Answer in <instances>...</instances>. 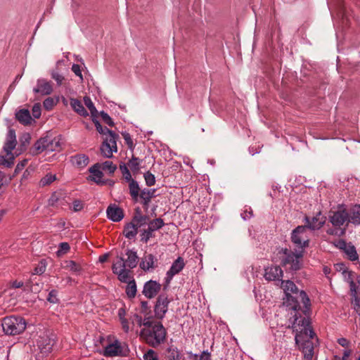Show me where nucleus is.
<instances>
[{"instance_id":"42","label":"nucleus","mask_w":360,"mask_h":360,"mask_svg":"<svg viewBox=\"0 0 360 360\" xmlns=\"http://www.w3.org/2000/svg\"><path fill=\"white\" fill-rule=\"evenodd\" d=\"M61 192H54L49 199V205L55 206L63 198Z\"/></svg>"},{"instance_id":"53","label":"nucleus","mask_w":360,"mask_h":360,"mask_svg":"<svg viewBox=\"0 0 360 360\" xmlns=\"http://www.w3.org/2000/svg\"><path fill=\"white\" fill-rule=\"evenodd\" d=\"M82 208H83V204L81 200H75L73 202L74 211H75V212L80 211Z\"/></svg>"},{"instance_id":"35","label":"nucleus","mask_w":360,"mask_h":360,"mask_svg":"<svg viewBox=\"0 0 360 360\" xmlns=\"http://www.w3.org/2000/svg\"><path fill=\"white\" fill-rule=\"evenodd\" d=\"M93 122L95 124L96 130L100 134L105 135V136H110V135H117V134H115L112 131L110 130L106 127H103L98 120L93 119Z\"/></svg>"},{"instance_id":"37","label":"nucleus","mask_w":360,"mask_h":360,"mask_svg":"<svg viewBox=\"0 0 360 360\" xmlns=\"http://www.w3.org/2000/svg\"><path fill=\"white\" fill-rule=\"evenodd\" d=\"M100 166L101 167L102 172H108L110 174H113L117 169L116 165L110 160L100 163Z\"/></svg>"},{"instance_id":"62","label":"nucleus","mask_w":360,"mask_h":360,"mask_svg":"<svg viewBox=\"0 0 360 360\" xmlns=\"http://www.w3.org/2000/svg\"><path fill=\"white\" fill-rule=\"evenodd\" d=\"M22 286H23V282H22V281H14L12 283V287L13 288H21Z\"/></svg>"},{"instance_id":"45","label":"nucleus","mask_w":360,"mask_h":360,"mask_svg":"<svg viewBox=\"0 0 360 360\" xmlns=\"http://www.w3.org/2000/svg\"><path fill=\"white\" fill-rule=\"evenodd\" d=\"M144 360H158V357L157 354L153 350L149 349L146 353L143 355Z\"/></svg>"},{"instance_id":"60","label":"nucleus","mask_w":360,"mask_h":360,"mask_svg":"<svg viewBox=\"0 0 360 360\" xmlns=\"http://www.w3.org/2000/svg\"><path fill=\"white\" fill-rule=\"evenodd\" d=\"M352 354V350L349 348H347L343 352L342 359L347 360Z\"/></svg>"},{"instance_id":"22","label":"nucleus","mask_w":360,"mask_h":360,"mask_svg":"<svg viewBox=\"0 0 360 360\" xmlns=\"http://www.w3.org/2000/svg\"><path fill=\"white\" fill-rule=\"evenodd\" d=\"M55 344V340L49 338L48 335L40 336L37 340V345L41 349V352L48 353L52 349Z\"/></svg>"},{"instance_id":"28","label":"nucleus","mask_w":360,"mask_h":360,"mask_svg":"<svg viewBox=\"0 0 360 360\" xmlns=\"http://www.w3.org/2000/svg\"><path fill=\"white\" fill-rule=\"evenodd\" d=\"M127 258L124 260L126 265L129 269H134L138 263V256L136 252L132 250H127L126 252Z\"/></svg>"},{"instance_id":"30","label":"nucleus","mask_w":360,"mask_h":360,"mask_svg":"<svg viewBox=\"0 0 360 360\" xmlns=\"http://www.w3.org/2000/svg\"><path fill=\"white\" fill-rule=\"evenodd\" d=\"M137 233L138 229L131 221L124 226L123 234L127 238L132 239L135 238Z\"/></svg>"},{"instance_id":"40","label":"nucleus","mask_w":360,"mask_h":360,"mask_svg":"<svg viewBox=\"0 0 360 360\" xmlns=\"http://www.w3.org/2000/svg\"><path fill=\"white\" fill-rule=\"evenodd\" d=\"M129 191L133 199L136 200L139 195L140 188L137 181H131L129 184Z\"/></svg>"},{"instance_id":"44","label":"nucleus","mask_w":360,"mask_h":360,"mask_svg":"<svg viewBox=\"0 0 360 360\" xmlns=\"http://www.w3.org/2000/svg\"><path fill=\"white\" fill-rule=\"evenodd\" d=\"M70 250V245L68 243H60L59 245V249L57 251V255L60 256L66 253Z\"/></svg>"},{"instance_id":"41","label":"nucleus","mask_w":360,"mask_h":360,"mask_svg":"<svg viewBox=\"0 0 360 360\" xmlns=\"http://www.w3.org/2000/svg\"><path fill=\"white\" fill-rule=\"evenodd\" d=\"M84 103H85L86 106L90 110L92 117H96V115L98 114V111H97L96 108H95L93 102L90 99V98L84 97Z\"/></svg>"},{"instance_id":"25","label":"nucleus","mask_w":360,"mask_h":360,"mask_svg":"<svg viewBox=\"0 0 360 360\" xmlns=\"http://www.w3.org/2000/svg\"><path fill=\"white\" fill-rule=\"evenodd\" d=\"M121 353V347L117 342L108 345L104 350V355L106 356H115L120 355Z\"/></svg>"},{"instance_id":"8","label":"nucleus","mask_w":360,"mask_h":360,"mask_svg":"<svg viewBox=\"0 0 360 360\" xmlns=\"http://www.w3.org/2000/svg\"><path fill=\"white\" fill-rule=\"evenodd\" d=\"M291 240L295 246V250H302L304 252V249L309 245V237L307 234L306 226H298L292 232Z\"/></svg>"},{"instance_id":"26","label":"nucleus","mask_w":360,"mask_h":360,"mask_svg":"<svg viewBox=\"0 0 360 360\" xmlns=\"http://www.w3.org/2000/svg\"><path fill=\"white\" fill-rule=\"evenodd\" d=\"M15 117L19 122L24 125H27L31 123L32 117L30 111L26 109H21L15 114Z\"/></svg>"},{"instance_id":"38","label":"nucleus","mask_w":360,"mask_h":360,"mask_svg":"<svg viewBox=\"0 0 360 360\" xmlns=\"http://www.w3.org/2000/svg\"><path fill=\"white\" fill-rule=\"evenodd\" d=\"M51 77L53 79H54L58 85H61L65 80V77L60 72L58 68L52 69L50 72Z\"/></svg>"},{"instance_id":"6","label":"nucleus","mask_w":360,"mask_h":360,"mask_svg":"<svg viewBox=\"0 0 360 360\" xmlns=\"http://www.w3.org/2000/svg\"><path fill=\"white\" fill-rule=\"evenodd\" d=\"M1 326L6 335H16L25 330L26 322L22 317L11 316L2 320Z\"/></svg>"},{"instance_id":"16","label":"nucleus","mask_w":360,"mask_h":360,"mask_svg":"<svg viewBox=\"0 0 360 360\" xmlns=\"http://www.w3.org/2000/svg\"><path fill=\"white\" fill-rule=\"evenodd\" d=\"M304 220L306 229L308 228L311 230H318L325 224L326 217H323L319 212L312 218L305 217Z\"/></svg>"},{"instance_id":"2","label":"nucleus","mask_w":360,"mask_h":360,"mask_svg":"<svg viewBox=\"0 0 360 360\" xmlns=\"http://www.w3.org/2000/svg\"><path fill=\"white\" fill-rule=\"evenodd\" d=\"M139 326H143L140 332V338L148 345L156 347L162 343L167 332L162 324L151 318H146L142 321L141 316H136Z\"/></svg>"},{"instance_id":"29","label":"nucleus","mask_w":360,"mask_h":360,"mask_svg":"<svg viewBox=\"0 0 360 360\" xmlns=\"http://www.w3.org/2000/svg\"><path fill=\"white\" fill-rule=\"evenodd\" d=\"M91 175L89 176L87 180H96V178L101 179L103 176V173L100 166V162L96 163L89 169Z\"/></svg>"},{"instance_id":"43","label":"nucleus","mask_w":360,"mask_h":360,"mask_svg":"<svg viewBox=\"0 0 360 360\" xmlns=\"http://www.w3.org/2000/svg\"><path fill=\"white\" fill-rule=\"evenodd\" d=\"M168 357L170 360H179L180 352L176 347H169L167 349Z\"/></svg>"},{"instance_id":"33","label":"nucleus","mask_w":360,"mask_h":360,"mask_svg":"<svg viewBox=\"0 0 360 360\" xmlns=\"http://www.w3.org/2000/svg\"><path fill=\"white\" fill-rule=\"evenodd\" d=\"M47 138L46 147L47 150L49 151H54L59 150L60 149V143L58 139L54 138L51 139L49 136H46Z\"/></svg>"},{"instance_id":"24","label":"nucleus","mask_w":360,"mask_h":360,"mask_svg":"<svg viewBox=\"0 0 360 360\" xmlns=\"http://www.w3.org/2000/svg\"><path fill=\"white\" fill-rule=\"evenodd\" d=\"M47 138L44 137L38 140L32 148L30 149V153L32 155L40 154L44 150H47L46 147Z\"/></svg>"},{"instance_id":"36","label":"nucleus","mask_w":360,"mask_h":360,"mask_svg":"<svg viewBox=\"0 0 360 360\" xmlns=\"http://www.w3.org/2000/svg\"><path fill=\"white\" fill-rule=\"evenodd\" d=\"M136 284L135 281L133 279L128 282V284L126 287V294L129 298H133L136 296Z\"/></svg>"},{"instance_id":"18","label":"nucleus","mask_w":360,"mask_h":360,"mask_svg":"<svg viewBox=\"0 0 360 360\" xmlns=\"http://www.w3.org/2000/svg\"><path fill=\"white\" fill-rule=\"evenodd\" d=\"M35 94L42 96L50 95L53 91V86L51 82L45 79H39L37 81L36 87L33 89Z\"/></svg>"},{"instance_id":"56","label":"nucleus","mask_w":360,"mask_h":360,"mask_svg":"<svg viewBox=\"0 0 360 360\" xmlns=\"http://www.w3.org/2000/svg\"><path fill=\"white\" fill-rule=\"evenodd\" d=\"M122 329L124 332L128 333L129 330V322L126 319L120 320Z\"/></svg>"},{"instance_id":"11","label":"nucleus","mask_w":360,"mask_h":360,"mask_svg":"<svg viewBox=\"0 0 360 360\" xmlns=\"http://www.w3.org/2000/svg\"><path fill=\"white\" fill-rule=\"evenodd\" d=\"M127 265L122 257H117L116 261L112 264V271L117 275L119 281L122 283H127L130 278L131 271L126 269Z\"/></svg>"},{"instance_id":"47","label":"nucleus","mask_w":360,"mask_h":360,"mask_svg":"<svg viewBox=\"0 0 360 360\" xmlns=\"http://www.w3.org/2000/svg\"><path fill=\"white\" fill-rule=\"evenodd\" d=\"M101 117L103 121L110 127H112L114 125L113 121L112 120V119L110 118L108 113L105 112L104 111H102L101 112Z\"/></svg>"},{"instance_id":"15","label":"nucleus","mask_w":360,"mask_h":360,"mask_svg":"<svg viewBox=\"0 0 360 360\" xmlns=\"http://www.w3.org/2000/svg\"><path fill=\"white\" fill-rule=\"evenodd\" d=\"M158 261L153 254L145 253L141 258L139 266L144 271L153 270L158 267Z\"/></svg>"},{"instance_id":"32","label":"nucleus","mask_w":360,"mask_h":360,"mask_svg":"<svg viewBox=\"0 0 360 360\" xmlns=\"http://www.w3.org/2000/svg\"><path fill=\"white\" fill-rule=\"evenodd\" d=\"M72 162L78 167H84L89 163V158L85 155H77L72 157Z\"/></svg>"},{"instance_id":"5","label":"nucleus","mask_w":360,"mask_h":360,"mask_svg":"<svg viewBox=\"0 0 360 360\" xmlns=\"http://www.w3.org/2000/svg\"><path fill=\"white\" fill-rule=\"evenodd\" d=\"M17 145L15 131L13 129H9L6 137V141L3 150L6 155H0V165L6 167H11L13 165L14 156L12 150Z\"/></svg>"},{"instance_id":"52","label":"nucleus","mask_w":360,"mask_h":360,"mask_svg":"<svg viewBox=\"0 0 360 360\" xmlns=\"http://www.w3.org/2000/svg\"><path fill=\"white\" fill-rule=\"evenodd\" d=\"M338 342L340 345L345 347V349L349 348L350 342L348 340L345 338H341L338 340Z\"/></svg>"},{"instance_id":"63","label":"nucleus","mask_w":360,"mask_h":360,"mask_svg":"<svg viewBox=\"0 0 360 360\" xmlns=\"http://www.w3.org/2000/svg\"><path fill=\"white\" fill-rule=\"evenodd\" d=\"M118 316H119L120 320L125 319V317H124V316H125V310L123 308H120L118 310Z\"/></svg>"},{"instance_id":"34","label":"nucleus","mask_w":360,"mask_h":360,"mask_svg":"<svg viewBox=\"0 0 360 360\" xmlns=\"http://www.w3.org/2000/svg\"><path fill=\"white\" fill-rule=\"evenodd\" d=\"M344 252L349 260L354 262L359 259V255L356 250V248L352 244L347 246L346 249L344 250Z\"/></svg>"},{"instance_id":"19","label":"nucleus","mask_w":360,"mask_h":360,"mask_svg":"<svg viewBox=\"0 0 360 360\" xmlns=\"http://www.w3.org/2000/svg\"><path fill=\"white\" fill-rule=\"evenodd\" d=\"M185 266L184 259L179 257L174 261L170 269L167 272V281H169L174 276L179 274Z\"/></svg>"},{"instance_id":"27","label":"nucleus","mask_w":360,"mask_h":360,"mask_svg":"<svg viewBox=\"0 0 360 360\" xmlns=\"http://www.w3.org/2000/svg\"><path fill=\"white\" fill-rule=\"evenodd\" d=\"M70 105L72 109L79 115L86 117L89 115L87 110L83 106L82 102L77 98L70 99Z\"/></svg>"},{"instance_id":"1","label":"nucleus","mask_w":360,"mask_h":360,"mask_svg":"<svg viewBox=\"0 0 360 360\" xmlns=\"http://www.w3.org/2000/svg\"><path fill=\"white\" fill-rule=\"evenodd\" d=\"M309 307V306L307 308L304 307V309L301 310L300 304L297 302L290 307L294 311V314L289 320L291 325L288 327L295 333V343L303 353V360H312L314 349L313 339L316 337L307 315Z\"/></svg>"},{"instance_id":"58","label":"nucleus","mask_w":360,"mask_h":360,"mask_svg":"<svg viewBox=\"0 0 360 360\" xmlns=\"http://www.w3.org/2000/svg\"><path fill=\"white\" fill-rule=\"evenodd\" d=\"M350 244H351V243H346L345 240H339V241H338V246L340 249H342V250H345L346 249V248H347V246H349Z\"/></svg>"},{"instance_id":"39","label":"nucleus","mask_w":360,"mask_h":360,"mask_svg":"<svg viewBox=\"0 0 360 360\" xmlns=\"http://www.w3.org/2000/svg\"><path fill=\"white\" fill-rule=\"evenodd\" d=\"M64 267L75 273H79L81 271L80 265L73 260L65 261Z\"/></svg>"},{"instance_id":"49","label":"nucleus","mask_w":360,"mask_h":360,"mask_svg":"<svg viewBox=\"0 0 360 360\" xmlns=\"http://www.w3.org/2000/svg\"><path fill=\"white\" fill-rule=\"evenodd\" d=\"M47 300L51 303H56L58 302L57 291L55 290H51L49 294Z\"/></svg>"},{"instance_id":"46","label":"nucleus","mask_w":360,"mask_h":360,"mask_svg":"<svg viewBox=\"0 0 360 360\" xmlns=\"http://www.w3.org/2000/svg\"><path fill=\"white\" fill-rule=\"evenodd\" d=\"M43 105L46 110H50L56 105V102L53 98L49 97L44 100Z\"/></svg>"},{"instance_id":"55","label":"nucleus","mask_w":360,"mask_h":360,"mask_svg":"<svg viewBox=\"0 0 360 360\" xmlns=\"http://www.w3.org/2000/svg\"><path fill=\"white\" fill-rule=\"evenodd\" d=\"M27 164V160H25L22 161L21 162L18 163L15 167V173H18L20 171L22 170Z\"/></svg>"},{"instance_id":"14","label":"nucleus","mask_w":360,"mask_h":360,"mask_svg":"<svg viewBox=\"0 0 360 360\" xmlns=\"http://www.w3.org/2000/svg\"><path fill=\"white\" fill-rule=\"evenodd\" d=\"M170 300L166 295L162 294L159 295L155 305V316L158 319H162L168 310V305Z\"/></svg>"},{"instance_id":"7","label":"nucleus","mask_w":360,"mask_h":360,"mask_svg":"<svg viewBox=\"0 0 360 360\" xmlns=\"http://www.w3.org/2000/svg\"><path fill=\"white\" fill-rule=\"evenodd\" d=\"M142 160L138 158L132 157L127 164L122 163L120 165V170L122 174L124 180H134L132 175L136 178V175L141 173V163Z\"/></svg>"},{"instance_id":"48","label":"nucleus","mask_w":360,"mask_h":360,"mask_svg":"<svg viewBox=\"0 0 360 360\" xmlns=\"http://www.w3.org/2000/svg\"><path fill=\"white\" fill-rule=\"evenodd\" d=\"M123 138L124 139V141L126 144L128 146L129 148L132 150L134 148V143L132 139L131 138V136L129 133H123L122 134Z\"/></svg>"},{"instance_id":"31","label":"nucleus","mask_w":360,"mask_h":360,"mask_svg":"<svg viewBox=\"0 0 360 360\" xmlns=\"http://www.w3.org/2000/svg\"><path fill=\"white\" fill-rule=\"evenodd\" d=\"M150 218L148 215H143L140 217H133L131 221L135 224V226L140 230L143 226L148 225L150 221Z\"/></svg>"},{"instance_id":"12","label":"nucleus","mask_w":360,"mask_h":360,"mask_svg":"<svg viewBox=\"0 0 360 360\" xmlns=\"http://www.w3.org/2000/svg\"><path fill=\"white\" fill-rule=\"evenodd\" d=\"M118 135L107 136L101 146V153L105 158H111L113 152H117V139Z\"/></svg>"},{"instance_id":"50","label":"nucleus","mask_w":360,"mask_h":360,"mask_svg":"<svg viewBox=\"0 0 360 360\" xmlns=\"http://www.w3.org/2000/svg\"><path fill=\"white\" fill-rule=\"evenodd\" d=\"M32 115L35 118H39L41 115L40 104L37 103L32 108Z\"/></svg>"},{"instance_id":"21","label":"nucleus","mask_w":360,"mask_h":360,"mask_svg":"<svg viewBox=\"0 0 360 360\" xmlns=\"http://www.w3.org/2000/svg\"><path fill=\"white\" fill-rule=\"evenodd\" d=\"M108 217L113 221H120L124 218L122 209L116 205H110L106 210Z\"/></svg>"},{"instance_id":"59","label":"nucleus","mask_w":360,"mask_h":360,"mask_svg":"<svg viewBox=\"0 0 360 360\" xmlns=\"http://www.w3.org/2000/svg\"><path fill=\"white\" fill-rule=\"evenodd\" d=\"M41 180H57V176L55 174L48 173Z\"/></svg>"},{"instance_id":"9","label":"nucleus","mask_w":360,"mask_h":360,"mask_svg":"<svg viewBox=\"0 0 360 360\" xmlns=\"http://www.w3.org/2000/svg\"><path fill=\"white\" fill-rule=\"evenodd\" d=\"M329 221L333 226L340 227L344 224L348 222V213L346 206L343 204L338 205L337 210L330 211Z\"/></svg>"},{"instance_id":"20","label":"nucleus","mask_w":360,"mask_h":360,"mask_svg":"<svg viewBox=\"0 0 360 360\" xmlns=\"http://www.w3.org/2000/svg\"><path fill=\"white\" fill-rule=\"evenodd\" d=\"M283 270L278 266H271L265 269L264 278L267 281H281Z\"/></svg>"},{"instance_id":"17","label":"nucleus","mask_w":360,"mask_h":360,"mask_svg":"<svg viewBox=\"0 0 360 360\" xmlns=\"http://www.w3.org/2000/svg\"><path fill=\"white\" fill-rule=\"evenodd\" d=\"M161 289V285L153 280L147 281L143 286L142 293L148 299L155 297Z\"/></svg>"},{"instance_id":"23","label":"nucleus","mask_w":360,"mask_h":360,"mask_svg":"<svg viewBox=\"0 0 360 360\" xmlns=\"http://www.w3.org/2000/svg\"><path fill=\"white\" fill-rule=\"evenodd\" d=\"M348 222L355 225L360 224V205H352L347 212Z\"/></svg>"},{"instance_id":"51","label":"nucleus","mask_w":360,"mask_h":360,"mask_svg":"<svg viewBox=\"0 0 360 360\" xmlns=\"http://www.w3.org/2000/svg\"><path fill=\"white\" fill-rule=\"evenodd\" d=\"M139 195L142 200H151V195H149L148 188L141 190Z\"/></svg>"},{"instance_id":"54","label":"nucleus","mask_w":360,"mask_h":360,"mask_svg":"<svg viewBox=\"0 0 360 360\" xmlns=\"http://www.w3.org/2000/svg\"><path fill=\"white\" fill-rule=\"evenodd\" d=\"M72 70L77 76H79L82 79L80 66L79 65L74 64L72 67Z\"/></svg>"},{"instance_id":"64","label":"nucleus","mask_w":360,"mask_h":360,"mask_svg":"<svg viewBox=\"0 0 360 360\" xmlns=\"http://www.w3.org/2000/svg\"><path fill=\"white\" fill-rule=\"evenodd\" d=\"M108 257H109V255L108 253L107 254H104L103 255H101L99 257V262L101 263H104L105 262L107 261Z\"/></svg>"},{"instance_id":"10","label":"nucleus","mask_w":360,"mask_h":360,"mask_svg":"<svg viewBox=\"0 0 360 360\" xmlns=\"http://www.w3.org/2000/svg\"><path fill=\"white\" fill-rule=\"evenodd\" d=\"M165 226V222L161 218H156L151 220L148 224L147 229L140 230L141 241L143 243H148V241L153 237H154V231L161 229Z\"/></svg>"},{"instance_id":"57","label":"nucleus","mask_w":360,"mask_h":360,"mask_svg":"<svg viewBox=\"0 0 360 360\" xmlns=\"http://www.w3.org/2000/svg\"><path fill=\"white\" fill-rule=\"evenodd\" d=\"M200 360H210V354L207 351H203Z\"/></svg>"},{"instance_id":"3","label":"nucleus","mask_w":360,"mask_h":360,"mask_svg":"<svg viewBox=\"0 0 360 360\" xmlns=\"http://www.w3.org/2000/svg\"><path fill=\"white\" fill-rule=\"evenodd\" d=\"M281 288L285 294V302L288 306H292L296 302L300 303L299 300L302 303L303 307L307 308L308 306H310V300L306 292L303 290L298 292V289L292 281L290 280L281 281Z\"/></svg>"},{"instance_id":"61","label":"nucleus","mask_w":360,"mask_h":360,"mask_svg":"<svg viewBox=\"0 0 360 360\" xmlns=\"http://www.w3.org/2000/svg\"><path fill=\"white\" fill-rule=\"evenodd\" d=\"M145 180H155V176L149 172L143 173Z\"/></svg>"},{"instance_id":"4","label":"nucleus","mask_w":360,"mask_h":360,"mask_svg":"<svg viewBox=\"0 0 360 360\" xmlns=\"http://www.w3.org/2000/svg\"><path fill=\"white\" fill-rule=\"evenodd\" d=\"M295 252L288 250L287 248L282 249L279 252L283 253L281 259V265L285 269L286 271L292 272L297 271L302 268V258L303 252L302 250H295Z\"/></svg>"},{"instance_id":"13","label":"nucleus","mask_w":360,"mask_h":360,"mask_svg":"<svg viewBox=\"0 0 360 360\" xmlns=\"http://www.w3.org/2000/svg\"><path fill=\"white\" fill-rule=\"evenodd\" d=\"M343 274L349 284L351 295L352 297V304L354 306V309L360 315V297L358 296V287L352 278V272L344 271Z\"/></svg>"}]
</instances>
